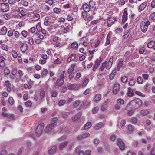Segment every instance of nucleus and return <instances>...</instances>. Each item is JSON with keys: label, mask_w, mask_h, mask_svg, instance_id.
I'll return each mask as SVG.
<instances>
[{"label": "nucleus", "mask_w": 155, "mask_h": 155, "mask_svg": "<svg viewBox=\"0 0 155 155\" xmlns=\"http://www.w3.org/2000/svg\"><path fill=\"white\" fill-rule=\"evenodd\" d=\"M142 105V102L140 99L137 98L132 100L127 105V109L135 110L140 107Z\"/></svg>", "instance_id": "obj_1"}, {"label": "nucleus", "mask_w": 155, "mask_h": 155, "mask_svg": "<svg viewBox=\"0 0 155 155\" xmlns=\"http://www.w3.org/2000/svg\"><path fill=\"white\" fill-rule=\"evenodd\" d=\"M58 120V118L57 117L53 118L51 120L50 124L48 125L45 129V131L48 132L53 129L54 127L57 125V121Z\"/></svg>", "instance_id": "obj_2"}, {"label": "nucleus", "mask_w": 155, "mask_h": 155, "mask_svg": "<svg viewBox=\"0 0 155 155\" xmlns=\"http://www.w3.org/2000/svg\"><path fill=\"white\" fill-rule=\"evenodd\" d=\"M44 127V124L43 123H41L37 126L35 132V134L37 136H39L42 134Z\"/></svg>", "instance_id": "obj_3"}, {"label": "nucleus", "mask_w": 155, "mask_h": 155, "mask_svg": "<svg viewBox=\"0 0 155 155\" xmlns=\"http://www.w3.org/2000/svg\"><path fill=\"white\" fill-rule=\"evenodd\" d=\"M84 102L83 101H81L78 100L76 101L74 103V107L76 108L77 110H80L84 106Z\"/></svg>", "instance_id": "obj_4"}, {"label": "nucleus", "mask_w": 155, "mask_h": 155, "mask_svg": "<svg viewBox=\"0 0 155 155\" xmlns=\"http://www.w3.org/2000/svg\"><path fill=\"white\" fill-rule=\"evenodd\" d=\"M9 6L7 3H2L0 6V10L3 12H5L9 10Z\"/></svg>", "instance_id": "obj_5"}, {"label": "nucleus", "mask_w": 155, "mask_h": 155, "mask_svg": "<svg viewBox=\"0 0 155 155\" xmlns=\"http://www.w3.org/2000/svg\"><path fill=\"white\" fill-rule=\"evenodd\" d=\"M116 143L121 150H124L125 146L121 139L120 138L117 139Z\"/></svg>", "instance_id": "obj_6"}, {"label": "nucleus", "mask_w": 155, "mask_h": 155, "mask_svg": "<svg viewBox=\"0 0 155 155\" xmlns=\"http://www.w3.org/2000/svg\"><path fill=\"white\" fill-rule=\"evenodd\" d=\"M81 86V85L80 84L68 83L67 84L68 88L69 90H73L74 89H78Z\"/></svg>", "instance_id": "obj_7"}, {"label": "nucleus", "mask_w": 155, "mask_h": 155, "mask_svg": "<svg viewBox=\"0 0 155 155\" xmlns=\"http://www.w3.org/2000/svg\"><path fill=\"white\" fill-rule=\"evenodd\" d=\"M92 3H93V2L90 1L89 2V5L87 4H84L82 6L84 11L86 12H89L91 8L93 7V6H91V4Z\"/></svg>", "instance_id": "obj_8"}, {"label": "nucleus", "mask_w": 155, "mask_h": 155, "mask_svg": "<svg viewBox=\"0 0 155 155\" xmlns=\"http://www.w3.org/2000/svg\"><path fill=\"white\" fill-rule=\"evenodd\" d=\"M120 89V85L117 83L115 84L114 85L113 89V93L114 94H117Z\"/></svg>", "instance_id": "obj_9"}, {"label": "nucleus", "mask_w": 155, "mask_h": 155, "mask_svg": "<svg viewBox=\"0 0 155 155\" xmlns=\"http://www.w3.org/2000/svg\"><path fill=\"white\" fill-rule=\"evenodd\" d=\"M63 74L60 75L59 78L57 80L56 84L57 86L61 87L64 83V78H63Z\"/></svg>", "instance_id": "obj_10"}, {"label": "nucleus", "mask_w": 155, "mask_h": 155, "mask_svg": "<svg viewBox=\"0 0 155 155\" xmlns=\"http://www.w3.org/2000/svg\"><path fill=\"white\" fill-rule=\"evenodd\" d=\"M57 146H52L48 151V153L50 155H52L55 153L57 151Z\"/></svg>", "instance_id": "obj_11"}, {"label": "nucleus", "mask_w": 155, "mask_h": 155, "mask_svg": "<svg viewBox=\"0 0 155 155\" xmlns=\"http://www.w3.org/2000/svg\"><path fill=\"white\" fill-rule=\"evenodd\" d=\"M28 47L27 44L26 43L24 42L22 43L20 49L22 52L25 53L27 50Z\"/></svg>", "instance_id": "obj_12"}, {"label": "nucleus", "mask_w": 155, "mask_h": 155, "mask_svg": "<svg viewBox=\"0 0 155 155\" xmlns=\"http://www.w3.org/2000/svg\"><path fill=\"white\" fill-rule=\"evenodd\" d=\"M89 136V134L88 133H85L81 135H78L77 138L79 140H81L82 139L86 138Z\"/></svg>", "instance_id": "obj_13"}, {"label": "nucleus", "mask_w": 155, "mask_h": 155, "mask_svg": "<svg viewBox=\"0 0 155 155\" xmlns=\"http://www.w3.org/2000/svg\"><path fill=\"white\" fill-rule=\"evenodd\" d=\"M127 15L128 13L127 11L125 10L124 11L122 16V22L123 23H124L127 20Z\"/></svg>", "instance_id": "obj_14"}, {"label": "nucleus", "mask_w": 155, "mask_h": 155, "mask_svg": "<svg viewBox=\"0 0 155 155\" xmlns=\"http://www.w3.org/2000/svg\"><path fill=\"white\" fill-rule=\"evenodd\" d=\"M104 127V124L101 122H100L96 124L94 128L96 130H99L103 128Z\"/></svg>", "instance_id": "obj_15"}, {"label": "nucleus", "mask_w": 155, "mask_h": 155, "mask_svg": "<svg viewBox=\"0 0 155 155\" xmlns=\"http://www.w3.org/2000/svg\"><path fill=\"white\" fill-rule=\"evenodd\" d=\"M147 5V2H144L141 4L138 7V9L140 11L143 10L146 7Z\"/></svg>", "instance_id": "obj_16"}, {"label": "nucleus", "mask_w": 155, "mask_h": 155, "mask_svg": "<svg viewBox=\"0 0 155 155\" xmlns=\"http://www.w3.org/2000/svg\"><path fill=\"white\" fill-rule=\"evenodd\" d=\"M5 85L7 88V91L8 92H10L11 91V84L8 80L6 81L5 83Z\"/></svg>", "instance_id": "obj_17"}, {"label": "nucleus", "mask_w": 155, "mask_h": 155, "mask_svg": "<svg viewBox=\"0 0 155 155\" xmlns=\"http://www.w3.org/2000/svg\"><path fill=\"white\" fill-rule=\"evenodd\" d=\"M68 144V142L65 141L61 143L59 145V149L61 150H62Z\"/></svg>", "instance_id": "obj_18"}, {"label": "nucleus", "mask_w": 155, "mask_h": 155, "mask_svg": "<svg viewBox=\"0 0 155 155\" xmlns=\"http://www.w3.org/2000/svg\"><path fill=\"white\" fill-rule=\"evenodd\" d=\"M101 98V95L100 94H97L94 96V101L96 103L98 102Z\"/></svg>", "instance_id": "obj_19"}, {"label": "nucleus", "mask_w": 155, "mask_h": 155, "mask_svg": "<svg viewBox=\"0 0 155 155\" xmlns=\"http://www.w3.org/2000/svg\"><path fill=\"white\" fill-rule=\"evenodd\" d=\"M7 29L6 27L4 26L1 29L0 31L1 35H5L7 32Z\"/></svg>", "instance_id": "obj_20"}, {"label": "nucleus", "mask_w": 155, "mask_h": 155, "mask_svg": "<svg viewBox=\"0 0 155 155\" xmlns=\"http://www.w3.org/2000/svg\"><path fill=\"white\" fill-rule=\"evenodd\" d=\"M127 96L130 97H131L134 95V92L131 87H129L128 88V91L127 93Z\"/></svg>", "instance_id": "obj_21"}, {"label": "nucleus", "mask_w": 155, "mask_h": 155, "mask_svg": "<svg viewBox=\"0 0 155 155\" xmlns=\"http://www.w3.org/2000/svg\"><path fill=\"white\" fill-rule=\"evenodd\" d=\"M147 46L149 48H152L154 47L155 45V42L153 41H151L149 42L147 44Z\"/></svg>", "instance_id": "obj_22"}, {"label": "nucleus", "mask_w": 155, "mask_h": 155, "mask_svg": "<svg viewBox=\"0 0 155 155\" xmlns=\"http://www.w3.org/2000/svg\"><path fill=\"white\" fill-rule=\"evenodd\" d=\"M123 65V61L122 60L120 59L118 60V64L117 65V70L118 71L120 70V68Z\"/></svg>", "instance_id": "obj_23"}, {"label": "nucleus", "mask_w": 155, "mask_h": 155, "mask_svg": "<svg viewBox=\"0 0 155 155\" xmlns=\"http://www.w3.org/2000/svg\"><path fill=\"white\" fill-rule=\"evenodd\" d=\"M103 63L105 64V68L107 69H110L112 66V64L108 62L105 61Z\"/></svg>", "instance_id": "obj_24"}, {"label": "nucleus", "mask_w": 155, "mask_h": 155, "mask_svg": "<svg viewBox=\"0 0 155 155\" xmlns=\"http://www.w3.org/2000/svg\"><path fill=\"white\" fill-rule=\"evenodd\" d=\"M48 73V71L47 69H44L41 71V77L43 78L46 76Z\"/></svg>", "instance_id": "obj_25"}, {"label": "nucleus", "mask_w": 155, "mask_h": 155, "mask_svg": "<svg viewBox=\"0 0 155 155\" xmlns=\"http://www.w3.org/2000/svg\"><path fill=\"white\" fill-rule=\"evenodd\" d=\"M45 20L44 21V24L46 26L50 25L51 22L49 21V18L46 17L45 18Z\"/></svg>", "instance_id": "obj_26"}, {"label": "nucleus", "mask_w": 155, "mask_h": 155, "mask_svg": "<svg viewBox=\"0 0 155 155\" xmlns=\"http://www.w3.org/2000/svg\"><path fill=\"white\" fill-rule=\"evenodd\" d=\"M75 64H73L71 65L70 68L67 71V72L68 74H71V73H72V72L74 70V68L75 67Z\"/></svg>", "instance_id": "obj_27"}, {"label": "nucleus", "mask_w": 155, "mask_h": 155, "mask_svg": "<svg viewBox=\"0 0 155 155\" xmlns=\"http://www.w3.org/2000/svg\"><path fill=\"white\" fill-rule=\"evenodd\" d=\"M149 113V111L147 110L144 109L140 111V113L142 116H145L147 115Z\"/></svg>", "instance_id": "obj_28"}, {"label": "nucleus", "mask_w": 155, "mask_h": 155, "mask_svg": "<svg viewBox=\"0 0 155 155\" xmlns=\"http://www.w3.org/2000/svg\"><path fill=\"white\" fill-rule=\"evenodd\" d=\"M147 25H143V24L141 25V28L143 33H145L146 32L147 30Z\"/></svg>", "instance_id": "obj_29"}, {"label": "nucleus", "mask_w": 155, "mask_h": 155, "mask_svg": "<svg viewBox=\"0 0 155 155\" xmlns=\"http://www.w3.org/2000/svg\"><path fill=\"white\" fill-rule=\"evenodd\" d=\"M76 55L75 54H72L68 58L67 61L69 62H70L71 61L74 59Z\"/></svg>", "instance_id": "obj_30"}, {"label": "nucleus", "mask_w": 155, "mask_h": 155, "mask_svg": "<svg viewBox=\"0 0 155 155\" xmlns=\"http://www.w3.org/2000/svg\"><path fill=\"white\" fill-rule=\"evenodd\" d=\"M116 70H114L112 71V73L110 74V78L112 80L115 75L116 74Z\"/></svg>", "instance_id": "obj_31"}, {"label": "nucleus", "mask_w": 155, "mask_h": 155, "mask_svg": "<svg viewBox=\"0 0 155 155\" xmlns=\"http://www.w3.org/2000/svg\"><path fill=\"white\" fill-rule=\"evenodd\" d=\"M71 48L73 49H76L78 48V45L76 42L72 43L71 45Z\"/></svg>", "instance_id": "obj_32"}, {"label": "nucleus", "mask_w": 155, "mask_h": 155, "mask_svg": "<svg viewBox=\"0 0 155 155\" xmlns=\"http://www.w3.org/2000/svg\"><path fill=\"white\" fill-rule=\"evenodd\" d=\"M91 123L90 122H87L84 125V127L85 129H88L91 126Z\"/></svg>", "instance_id": "obj_33"}, {"label": "nucleus", "mask_w": 155, "mask_h": 155, "mask_svg": "<svg viewBox=\"0 0 155 155\" xmlns=\"http://www.w3.org/2000/svg\"><path fill=\"white\" fill-rule=\"evenodd\" d=\"M66 102V100L64 99L60 100L58 102V105L59 106L64 105Z\"/></svg>", "instance_id": "obj_34"}, {"label": "nucleus", "mask_w": 155, "mask_h": 155, "mask_svg": "<svg viewBox=\"0 0 155 155\" xmlns=\"http://www.w3.org/2000/svg\"><path fill=\"white\" fill-rule=\"evenodd\" d=\"M36 30V28L35 27H32L31 28L28 30V34L33 33H34Z\"/></svg>", "instance_id": "obj_35"}, {"label": "nucleus", "mask_w": 155, "mask_h": 155, "mask_svg": "<svg viewBox=\"0 0 155 155\" xmlns=\"http://www.w3.org/2000/svg\"><path fill=\"white\" fill-rule=\"evenodd\" d=\"M45 93L43 90H41L40 92V98L41 100L43 99L45 96Z\"/></svg>", "instance_id": "obj_36"}, {"label": "nucleus", "mask_w": 155, "mask_h": 155, "mask_svg": "<svg viewBox=\"0 0 155 155\" xmlns=\"http://www.w3.org/2000/svg\"><path fill=\"white\" fill-rule=\"evenodd\" d=\"M99 110V107H96L92 110V113L93 114L97 113Z\"/></svg>", "instance_id": "obj_37"}, {"label": "nucleus", "mask_w": 155, "mask_h": 155, "mask_svg": "<svg viewBox=\"0 0 155 155\" xmlns=\"http://www.w3.org/2000/svg\"><path fill=\"white\" fill-rule=\"evenodd\" d=\"M127 114L128 116H132L134 113V110L127 109Z\"/></svg>", "instance_id": "obj_38"}, {"label": "nucleus", "mask_w": 155, "mask_h": 155, "mask_svg": "<svg viewBox=\"0 0 155 155\" xmlns=\"http://www.w3.org/2000/svg\"><path fill=\"white\" fill-rule=\"evenodd\" d=\"M89 80L88 79H85L83 82V84L82 85V87H84L89 82Z\"/></svg>", "instance_id": "obj_39"}, {"label": "nucleus", "mask_w": 155, "mask_h": 155, "mask_svg": "<svg viewBox=\"0 0 155 155\" xmlns=\"http://www.w3.org/2000/svg\"><path fill=\"white\" fill-rule=\"evenodd\" d=\"M40 17V15L39 14H36L34 16L33 20L34 21H37L39 19Z\"/></svg>", "instance_id": "obj_40"}, {"label": "nucleus", "mask_w": 155, "mask_h": 155, "mask_svg": "<svg viewBox=\"0 0 155 155\" xmlns=\"http://www.w3.org/2000/svg\"><path fill=\"white\" fill-rule=\"evenodd\" d=\"M4 73L6 75H8L10 73V71L7 67H5L4 71Z\"/></svg>", "instance_id": "obj_41"}, {"label": "nucleus", "mask_w": 155, "mask_h": 155, "mask_svg": "<svg viewBox=\"0 0 155 155\" xmlns=\"http://www.w3.org/2000/svg\"><path fill=\"white\" fill-rule=\"evenodd\" d=\"M80 118L79 115L77 114L72 117V120L73 122H75Z\"/></svg>", "instance_id": "obj_42"}, {"label": "nucleus", "mask_w": 155, "mask_h": 155, "mask_svg": "<svg viewBox=\"0 0 155 155\" xmlns=\"http://www.w3.org/2000/svg\"><path fill=\"white\" fill-rule=\"evenodd\" d=\"M135 83V81L134 80L131 79L129 81L128 84L130 86H132L134 85Z\"/></svg>", "instance_id": "obj_43"}, {"label": "nucleus", "mask_w": 155, "mask_h": 155, "mask_svg": "<svg viewBox=\"0 0 155 155\" xmlns=\"http://www.w3.org/2000/svg\"><path fill=\"white\" fill-rule=\"evenodd\" d=\"M57 96V92L56 91L53 90L51 93V97H55Z\"/></svg>", "instance_id": "obj_44"}, {"label": "nucleus", "mask_w": 155, "mask_h": 155, "mask_svg": "<svg viewBox=\"0 0 155 155\" xmlns=\"http://www.w3.org/2000/svg\"><path fill=\"white\" fill-rule=\"evenodd\" d=\"M18 11L20 13V14L22 16L25 15V13L24 12V10L22 8H19L18 9Z\"/></svg>", "instance_id": "obj_45"}, {"label": "nucleus", "mask_w": 155, "mask_h": 155, "mask_svg": "<svg viewBox=\"0 0 155 155\" xmlns=\"http://www.w3.org/2000/svg\"><path fill=\"white\" fill-rule=\"evenodd\" d=\"M143 79L141 77H139L137 78V82L139 84H141L143 82Z\"/></svg>", "instance_id": "obj_46"}, {"label": "nucleus", "mask_w": 155, "mask_h": 155, "mask_svg": "<svg viewBox=\"0 0 155 155\" xmlns=\"http://www.w3.org/2000/svg\"><path fill=\"white\" fill-rule=\"evenodd\" d=\"M25 105L26 107H30L31 106L32 103L30 101L28 100L25 103Z\"/></svg>", "instance_id": "obj_47"}, {"label": "nucleus", "mask_w": 155, "mask_h": 155, "mask_svg": "<svg viewBox=\"0 0 155 155\" xmlns=\"http://www.w3.org/2000/svg\"><path fill=\"white\" fill-rule=\"evenodd\" d=\"M114 23V21H113L111 20H109L107 22V25L108 27H110Z\"/></svg>", "instance_id": "obj_48"}, {"label": "nucleus", "mask_w": 155, "mask_h": 155, "mask_svg": "<svg viewBox=\"0 0 155 155\" xmlns=\"http://www.w3.org/2000/svg\"><path fill=\"white\" fill-rule=\"evenodd\" d=\"M1 48L3 50L6 51H8V50L7 46L5 44H2L1 46Z\"/></svg>", "instance_id": "obj_49"}, {"label": "nucleus", "mask_w": 155, "mask_h": 155, "mask_svg": "<svg viewBox=\"0 0 155 155\" xmlns=\"http://www.w3.org/2000/svg\"><path fill=\"white\" fill-rule=\"evenodd\" d=\"M9 103L11 105H13L14 103V101L13 98L12 97H10L8 99Z\"/></svg>", "instance_id": "obj_50"}, {"label": "nucleus", "mask_w": 155, "mask_h": 155, "mask_svg": "<svg viewBox=\"0 0 155 155\" xmlns=\"http://www.w3.org/2000/svg\"><path fill=\"white\" fill-rule=\"evenodd\" d=\"M130 33V30H128L124 33L123 35V37L124 38L126 39L128 38V36L129 35V33Z\"/></svg>", "instance_id": "obj_51"}, {"label": "nucleus", "mask_w": 155, "mask_h": 155, "mask_svg": "<svg viewBox=\"0 0 155 155\" xmlns=\"http://www.w3.org/2000/svg\"><path fill=\"white\" fill-rule=\"evenodd\" d=\"M100 64L95 62V64L94 65L93 68V70L94 71H95L97 69L98 67Z\"/></svg>", "instance_id": "obj_52"}, {"label": "nucleus", "mask_w": 155, "mask_h": 155, "mask_svg": "<svg viewBox=\"0 0 155 155\" xmlns=\"http://www.w3.org/2000/svg\"><path fill=\"white\" fill-rule=\"evenodd\" d=\"M61 9L58 8H55L54 9V13L57 14H59L61 11Z\"/></svg>", "instance_id": "obj_53"}, {"label": "nucleus", "mask_w": 155, "mask_h": 155, "mask_svg": "<svg viewBox=\"0 0 155 155\" xmlns=\"http://www.w3.org/2000/svg\"><path fill=\"white\" fill-rule=\"evenodd\" d=\"M128 81L127 78V77L124 76L121 78V81L124 83H126Z\"/></svg>", "instance_id": "obj_54"}, {"label": "nucleus", "mask_w": 155, "mask_h": 155, "mask_svg": "<svg viewBox=\"0 0 155 155\" xmlns=\"http://www.w3.org/2000/svg\"><path fill=\"white\" fill-rule=\"evenodd\" d=\"M28 34V32H27L25 30H23L22 31L21 35L23 37L25 38H26Z\"/></svg>", "instance_id": "obj_55"}, {"label": "nucleus", "mask_w": 155, "mask_h": 155, "mask_svg": "<svg viewBox=\"0 0 155 155\" xmlns=\"http://www.w3.org/2000/svg\"><path fill=\"white\" fill-rule=\"evenodd\" d=\"M126 123V121L124 119L122 120L120 122V127L123 128Z\"/></svg>", "instance_id": "obj_56"}, {"label": "nucleus", "mask_w": 155, "mask_h": 155, "mask_svg": "<svg viewBox=\"0 0 155 155\" xmlns=\"http://www.w3.org/2000/svg\"><path fill=\"white\" fill-rule=\"evenodd\" d=\"M12 55L13 57L14 58H16L18 56V54L14 50H13L12 51Z\"/></svg>", "instance_id": "obj_57"}, {"label": "nucleus", "mask_w": 155, "mask_h": 155, "mask_svg": "<svg viewBox=\"0 0 155 155\" xmlns=\"http://www.w3.org/2000/svg\"><path fill=\"white\" fill-rule=\"evenodd\" d=\"M117 102L118 104H119L120 105H123L124 103V100L121 99L117 100Z\"/></svg>", "instance_id": "obj_58"}, {"label": "nucleus", "mask_w": 155, "mask_h": 155, "mask_svg": "<svg viewBox=\"0 0 155 155\" xmlns=\"http://www.w3.org/2000/svg\"><path fill=\"white\" fill-rule=\"evenodd\" d=\"M43 8L44 10L46 12L48 11L50 8L49 7L46 5H44Z\"/></svg>", "instance_id": "obj_59"}, {"label": "nucleus", "mask_w": 155, "mask_h": 155, "mask_svg": "<svg viewBox=\"0 0 155 155\" xmlns=\"http://www.w3.org/2000/svg\"><path fill=\"white\" fill-rule=\"evenodd\" d=\"M150 18L153 20H155V12H153L151 14L150 16Z\"/></svg>", "instance_id": "obj_60"}, {"label": "nucleus", "mask_w": 155, "mask_h": 155, "mask_svg": "<svg viewBox=\"0 0 155 155\" xmlns=\"http://www.w3.org/2000/svg\"><path fill=\"white\" fill-rule=\"evenodd\" d=\"M87 12L84 11L82 12V16L84 19L86 18L87 16Z\"/></svg>", "instance_id": "obj_61"}, {"label": "nucleus", "mask_w": 155, "mask_h": 155, "mask_svg": "<svg viewBox=\"0 0 155 155\" xmlns=\"http://www.w3.org/2000/svg\"><path fill=\"white\" fill-rule=\"evenodd\" d=\"M7 118L11 120H13L15 119V116L12 114H8Z\"/></svg>", "instance_id": "obj_62"}, {"label": "nucleus", "mask_w": 155, "mask_h": 155, "mask_svg": "<svg viewBox=\"0 0 155 155\" xmlns=\"http://www.w3.org/2000/svg\"><path fill=\"white\" fill-rule=\"evenodd\" d=\"M70 74L68 76V79L70 80H71L73 78L75 74L74 73H72Z\"/></svg>", "instance_id": "obj_63"}, {"label": "nucleus", "mask_w": 155, "mask_h": 155, "mask_svg": "<svg viewBox=\"0 0 155 155\" xmlns=\"http://www.w3.org/2000/svg\"><path fill=\"white\" fill-rule=\"evenodd\" d=\"M150 155H155V148H153L151 149Z\"/></svg>", "instance_id": "obj_64"}]
</instances>
